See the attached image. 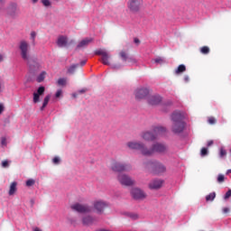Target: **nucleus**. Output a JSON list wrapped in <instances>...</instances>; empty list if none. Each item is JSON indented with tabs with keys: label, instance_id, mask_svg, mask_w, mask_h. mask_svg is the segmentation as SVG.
I'll list each match as a JSON object with an SVG mask.
<instances>
[{
	"label": "nucleus",
	"instance_id": "obj_1",
	"mask_svg": "<svg viewBox=\"0 0 231 231\" xmlns=\"http://www.w3.org/2000/svg\"><path fill=\"white\" fill-rule=\"evenodd\" d=\"M18 48L20 50V55L23 60H24L27 63V66H29L30 71H32V73L39 71V69H41V63H39L37 59H33L30 56V43H28L26 40H22L19 42Z\"/></svg>",
	"mask_w": 231,
	"mask_h": 231
},
{
	"label": "nucleus",
	"instance_id": "obj_2",
	"mask_svg": "<svg viewBox=\"0 0 231 231\" xmlns=\"http://www.w3.org/2000/svg\"><path fill=\"white\" fill-rule=\"evenodd\" d=\"M185 119V113L180 111H175L171 114V121L173 123L171 131L175 134H180V133H183V129H185V123L183 120Z\"/></svg>",
	"mask_w": 231,
	"mask_h": 231
},
{
	"label": "nucleus",
	"instance_id": "obj_3",
	"mask_svg": "<svg viewBox=\"0 0 231 231\" xmlns=\"http://www.w3.org/2000/svg\"><path fill=\"white\" fill-rule=\"evenodd\" d=\"M167 133V129L163 126H153L152 131H144L141 133L140 136L144 142H154L158 140L160 136H163Z\"/></svg>",
	"mask_w": 231,
	"mask_h": 231
},
{
	"label": "nucleus",
	"instance_id": "obj_4",
	"mask_svg": "<svg viewBox=\"0 0 231 231\" xmlns=\"http://www.w3.org/2000/svg\"><path fill=\"white\" fill-rule=\"evenodd\" d=\"M146 156H152L154 153L165 154L167 152V144L163 143H154L151 148L146 147V151L143 152Z\"/></svg>",
	"mask_w": 231,
	"mask_h": 231
},
{
	"label": "nucleus",
	"instance_id": "obj_5",
	"mask_svg": "<svg viewBox=\"0 0 231 231\" xmlns=\"http://www.w3.org/2000/svg\"><path fill=\"white\" fill-rule=\"evenodd\" d=\"M126 147H128V149H131V151H140L143 156H147V154L143 152L144 151H147V146L145 145V143H143V142L130 141L126 143Z\"/></svg>",
	"mask_w": 231,
	"mask_h": 231
},
{
	"label": "nucleus",
	"instance_id": "obj_6",
	"mask_svg": "<svg viewBox=\"0 0 231 231\" xmlns=\"http://www.w3.org/2000/svg\"><path fill=\"white\" fill-rule=\"evenodd\" d=\"M114 172H129L132 167L131 164L120 162H115L111 166Z\"/></svg>",
	"mask_w": 231,
	"mask_h": 231
},
{
	"label": "nucleus",
	"instance_id": "obj_7",
	"mask_svg": "<svg viewBox=\"0 0 231 231\" xmlns=\"http://www.w3.org/2000/svg\"><path fill=\"white\" fill-rule=\"evenodd\" d=\"M150 165L152 166V174L161 176V174H164V172H167V167H165L163 163L158 161L150 162Z\"/></svg>",
	"mask_w": 231,
	"mask_h": 231
},
{
	"label": "nucleus",
	"instance_id": "obj_8",
	"mask_svg": "<svg viewBox=\"0 0 231 231\" xmlns=\"http://www.w3.org/2000/svg\"><path fill=\"white\" fill-rule=\"evenodd\" d=\"M143 6V0H128L127 2V8L133 14H136L140 12Z\"/></svg>",
	"mask_w": 231,
	"mask_h": 231
},
{
	"label": "nucleus",
	"instance_id": "obj_9",
	"mask_svg": "<svg viewBox=\"0 0 231 231\" xmlns=\"http://www.w3.org/2000/svg\"><path fill=\"white\" fill-rule=\"evenodd\" d=\"M117 180L125 187H132V185H134V180L131 179L129 175L125 173H119L117 175Z\"/></svg>",
	"mask_w": 231,
	"mask_h": 231
},
{
	"label": "nucleus",
	"instance_id": "obj_10",
	"mask_svg": "<svg viewBox=\"0 0 231 231\" xmlns=\"http://www.w3.org/2000/svg\"><path fill=\"white\" fill-rule=\"evenodd\" d=\"M72 210H75L76 212H79V214H88V212H92L93 209L91 207L85 205V204H80V203H76L71 206Z\"/></svg>",
	"mask_w": 231,
	"mask_h": 231
},
{
	"label": "nucleus",
	"instance_id": "obj_11",
	"mask_svg": "<svg viewBox=\"0 0 231 231\" xmlns=\"http://www.w3.org/2000/svg\"><path fill=\"white\" fill-rule=\"evenodd\" d=\"M56 44H57V46H59V48H66L67 46H69L70 44H75V40H70L69 42H68L67 36L60 35L58 37Z\"/></svg>",
	"mask_w": 231,
	"mask_h": 231
},
{
	"label": "nucleus",
	"instance_id": "obj_12",
	"mask_svg": "<svg viewBox=\"0 0 231 231\" xmlns=\"http://www.w3.org/2000/svg\"><path fill=\"white\" fill-rule=\"evenodd\" d=\"M131 196L134 198V199H145V198H147L145 192L140 188H133L131 189Z\"/></svg>",
	"mask_w": 231,
	"mask_h": 231
},
{
	"label": "nucleus",
	"instance_id": "obj_13",
	"mask_svg": "<svg viewBox=\"0 0 231 231\" xmlns=\"http://www.w3.org/2000/svg\"><path fill=\"white\" fill-rule=\"evenodd\" d=\"M96 55H101V62L105 65V66H109V59L111 58V56L109 55V53H107V51H106L105 50H98L96 51Z\"/></svg>",
	"mask_w": 231,
	"mask_h": 231
},
{
	"label": "nucleus",
	"instance_id": "obj_14",
	"mask_svg": "<svg viewBox=\"0 0 231 231\" xmlns=\"http://www.w3.org/2000/svg\"><path fill=\"white\" fill-rule=\"evenodd\" d=\"M135 98L142 100L149 95V88H139L134 92Z\"/></svg>",
	"mask_w": 231,
	"mask_h": 231
},
{
	"label": "nucleus",
	"instance_id": "obj_15",
	"mask_svg": "<svg viewBox=\"0 0 231 231\" xmlns=\"http://www.w3.org/2000/svg\"><path fill=\"white\" fill-rule=\"evenodd\" d=\"M162 186H163V180H160V179L152 180L149 183V189H151V190H158V189H162Z\"/></svg>",
	"mask_w": 231,
	"mask_h": 231
},
{
	"label": "nucleus",
	"instance_id": "obj_16",
	"mask_svg": "<svg viewBox=\"0 0 231 231\" xmlns=\"http://www.w3.org/2000/svg\"><path fill=\"white\" fill-rule=\"evenodd\" d=\"M44 87H40L36 92L33 93L32 102L33 104H39L41 102V96L44 95Z\"/></svg>",
	"mask_w": 231,
	"mask_h": 231
},
{
	"label": "nucleus",
	"instance_id": "obj_17",
	"mask_svg": "<svg viewBox=\"0 0 231 231\" xmlns=\"http://www.w3.org/2000/svg\"><path fill=\"white\" fill-rule=\"evenodd\" d=\"M148 104L150 106H159L162 104V97L160 95H153L148 97Z\"/></svg>",
	"mask_w": 231,
	"mask_h": 231
},
{
	"label": "nucleus",
	"instance_id": "obj_18",
	"mask_svg": "<svg viewBox=\"0 0 231 231\" xmlns=\"http://www.w3.org/2000/svg\"><path fill=\"white\" fill-rule=\"evenodd\" d=\"M119 55L124 62H129L130 64H136V60L134 58H128L127 53H125V51H122L119 53Z\"/></svg>",
	"mask_w": 231,
	"mask_h": 231
},
{
	"label": "nucleus",
	"instance_id": "obj_19",
	"mask_svg": "<svg viewBox=\"0 0 231 231\" xmlns=\"http://www.w3.org/2000/svg\"><path fill=\"white\" fill-rule=\"evenodd\" d=\"M91 42H93V38H85L79 42V44L77 45V49L80 50V48H86L87 46H89Z\"/></svg>",
	"mask_w": 231,
	"mask_h": 231
},
{
	"label": "nucleus",
	"instance_id": "obj_20",
	"mask_svg": "<svg viewBox=\"0 0 231 231\" xmlns=\"http://www.w3.org/2000/svg\"><path fill=\"white\" fill-rule=\"evenodd\" d=\"M105 208H106V204H104V203H96V204H94L93 210L95 212H97V214H102V212H104Z\"/></svg>",
	"mask_w": 231,
	"mask_h": 231
},
{
	"label": "nucleus",
	"instance_id": "obj_21",
	"mask_svg": "<svg viewBox=\"0 0 231 231\" xmlns=\"http://www.w3.org/2000/svg\"><path fill=\"white\" fill-rule=\"evenodd\" d=\"M94 221H95V218H93V217L91 216H86L82 218V223L85 226L93 225Z\"/></svg>",
	"mask_w": 231,
	"mask_h": 231
},
{
	"label": "nucleus",
	"instance_id": "obj_22",
	"mask_svg": "<svg viewBox=\"0 0 231 231\" xmlns=\"http://www.w3.org/2000/svg\"><path fill=\"white\" fill-rule=\"evenodd\" d=\"M17 192V181H14L11 183L10 188H9V196H14Z\"/></svg>",
	"mask_w": 231,
	"mask_h": 231
},
{
	"label": "nucleus",
	"instance_id": "obj_23",
	"mask_svg": "<svg viewBox=\"0 0 231 231\" xmlns=\"http://www.w3.org/2000/svg\"><path fill=\"white\" fill-rule=\"evenodd\" d=\"M50 98H51V95L50 94L44 97L41 111H44V108L46 107V106H48V103L50 102Z\"/></svg>",
	"mask_w": 231,
	"mask_h": 231
},
{
	"label": "nucleus",
	"instance_id": "obj_24",
	"mask_svg": "<svg viewBox=\"0 0 231 231\" xmlns=\"http://www.w3.org/2000/svg\"><path fill=\"white\" fill-rule=\"evenodd\" d=\"M184 71H187V68L185 67V65L181 64L175 70V74L180 75V73H184Z\"/></svg>",
	"mask_w": 231,
	"mask_h": 231
},
{
	"label": "nucleus",
	"instance_id": "obj_25",
	"mask_svg": "<svg viewBox=\"0 0 231 231\" xmlns=\"http://www.w3.org/2000/svg\"><path fill=\"white\" fill-rule=\"evenodd\" d=\"M37 38V32L35 31H32L30 34V40L32 46H35V39Z\"/></svg>",
	"mask_w": 231,
	"mask_h": 231
},
{
	"label": "nucleus",
	"instance_id": "obj_26",
	"mask_svg": "<svg viewBox=\"0 0 231 231\" xmlns=\"http://www.w3.org/2000/svg\"><path fill=\"white\" fill-rule=\"evenodd\" d=\"M44 79H46V71H42L37 78V82H43Z\"/></svg>",
	"mask_w": 231,
	"mask_h": 231
},
{
	"label": "nucleus",
	"instance_id": "obj_27",
	"mask_svg": "<svg viewBox=\"0 0 231 231\" xmlns=\"http://www.w3.org/2000/svg\"><path fill=\"white\" fill-rule=\"evenodd\" d=\"M216 199V192H211L206 196V201H214Z\"/></svg>",
	"mask_w": 231,
	"mask_h": 231
},
{
	"label": "nucleus",
	"instance_id": "obj_28",
	"mask_svg": "<svg viewBox=\"0 0 231 231\" xmlns=\"http://www.w3.org/2000/svg\"><path fill=\"white\" fill-rule=\"evenodd\" d=\"M226 156V150L224 147L219 148V158H225Z\"/></svg>",
	"mask_w": 231,
	"mask_h": 231
},
{
	"label": "nucleus",
	"instance_id": "obj_29",
	"mask_svg": "<svg viewBox=\"0 0 231 231\" xmlns=\"http://www.w3.org/2000/svg\"><path fill=\"white\" fill-rule=\"evenodd\" d=\"M200 52L203 53V55H207L210 52V49L208 46H204L200 49Z\"/></svg>",
	"mask_w": 231,
	"mask_h": 231
},
{
	"label": "nucleus",
	"instance_id": "obj_30",
	"mask_svg": "<svg viewBox=\"0 0 231 231\" xmlns=\"http://www.w3.org/2000/svg\"><path fill=\"white\" fill-rule=\"evenodd\" d=\"M77 68H79V64H74L69 68L68 72L75 73V69H77Z\"/></svg>",
	"mask_w": 231,
	"mask_h": 231
},
{
	"label": "nucleus",
	"instance_id": "obj_31",
	"mask_svg": "<svg viewBox=\"0 0 231 231\" xmlns=\"http://www.w3.org/2000/svg\"><path fill=\"white\" fill-rule=\"evenodd\" d=\"M35 185V180L29 179L26 180V187H33Z\"/></svg>",
	"mask_w": 231,
	"mask_h": 231
},
{
	"label": "nucleus",
	"instance_id": "obj_32",
	"mask_svg": "<svg viewBox=\"0 0 231 231\" xmlns=\"http://www.w3.org/2000/svg\"><path fill=\"white\" fill-rule=\"evenodd\" d=\"M153 61L155 62V64H165V60L160 57L153 60Z\"/></svg>",
	"mask_w": 231,
	"mask_h": 231
},
{
	"label": "nucleus",
	"instance_id": "obj_33",
	"mask_svg": "<svg viewBox=\"0 0 231 231\" xmlns=\"http://www.w3.org/2000/svg\"><path fill=\"white\" fill-rule=\"evenodd\" d=\"M58 85L59 86H66V79H64V78L59 79Z\"/></svg>",
	"mask_w": 231,
	"mask_h": 231
},
{
	"label": "nucleus",
	"instance_id": "obj_34",
	"mask_svg": "<svg viewBox=\"0 0 231 231\" xmlns=\"http://www.w3.org/2000/svg\"><path fill=\"white\" fill-rule=\"evenodd\" d=\"M42 4L43 5V6H51V1L50 0H42Z\"/></svg>",
	"mask_w": 231,
	"mask_h": 231
},
{
	"label": "nucleus",
	"instance_id": "obj_35",
	"mask_svg": "<svg viewBox=\"0 0 231 231\" xmlns=\"http://www.w3.org/2000/svg\"><path fill=\"white\" fill-rule=\"evenodd\" d=\"M52 163H53L54 165H59V163H60V157H54V158L52 159Z\"/></svg>",
	"mask_w": 231,
	"mask_h": 231
},
{
	"label": "nucleus",
	"instance_id": "obj_36",
	"mask_svg": "<svg viewBox=\"0 0 231 231\" xmlns=\"http://www.w3.org/2000/svg\"><path fill=\"white\" fill-rule=\"evenodd\" d=\"M2 167L3 169H8V167H10V162H8V161H3Z\"/></svg>",
	"mask_w": 231,
	"mask_h": 231
},
{
	"label": "nucleus",
	"instance_id": "obj_37",
	"mask_svg": "<svg viewBox=\"0 0 231 231\" xmlns=\"http://www.w3.org/2000/svg\"><path fill=\"white\" fill-rule=\"evenodd\" d=\"M5 3H6V0H0V12H3L5 10Z\"/></svg>",
	"mask_w": 231,
	"mask_h": 231
},
{
	"label": "nucleus",
	"instance_id": "obj_38",
	"mask_svg": "<svg viewBox=\"0 0 231 231\" xmlns=\"http://www.w3.org/2000/svg\"><path fill=\"white\" fill-rule=\"evenodd\" d=\"M208 154V150L207 148H202L200 152L201 156H207Z\"/></svg>",
	"mask_w": 231,
	"mask_h": 231
},
{
	"label": "nucleus",
	"instance_id": "obj_39",
	"mask_svg": "<svg viewBox=\"0 0 231 231\" xmlns=\"http://www.w3.org/2000/svg\"><path fill=\"white\" fill-rule=\"evenodd\" d=\"M223 181H225V175L219 174L218 177H217V182L218 183H223Z\"/></svg>",
	"mask_w": 231,
	"mask_h": 231
},
{
	"label": "nucleus",
	"instance_id": "obj_40",
	"mask_svg": "<svg viewBox=\"0 0 231 231\" xmlns=\"http://www.w3.org/2000/svg\"><path fill=\"white\" fill-rule=\"evenodd\" d=\"M60 97H62V89L57 90L55 94V98H60Z\"/></svg>",
	"mask_w": 231,
	"mask_h": 231
},
{
	"label": "nucleus",
	"instance_id": "obj_41",
	"mask_svg": "<svg viewBox=\"0 0 231 231\" xmlns=\"http://www.w3.org/2000/svg\"><path fill=\"white\" fill-rule=\"evenodd\" d=\"M228 198H231V189L227 190L224 196V199H228Z\"/></svg>",
	"mask_w": 231,
	"mask_h": 231
},
{
	"label": "nucleus",
	"instance_id": "obj_42",
	"mask_svg": "<svg viewBox=\"0 0 231 231\" xmlns=\"http://www.w3.org/2000/svg\"><path fill=\"white\" fill-rule=\"evenodd\" d=\"M1 143H2V145H4L5 147H6V145H7L6 137H2V138H1Z\"/></svg>",
	"mask_w": 231,
	"mask_h": 231
},
{
	"label": "nucleus",
	"instance_id": "obj_43",
	"mask_svg": "<svg viewBox=\"0 0 231 231\" xmlns=\"http://www.w3.org/2000/svg\"><path fill=\"white\" fill-rule=\"evenodd\" d=\"M223 214H230V208H224L222 209Z\"/></svg>",
	"mask_w": 231,
	"mask_h": 231
},
{
	"label": "nucleus",
	"instance_id": "obj_44",
	"mask_svg": "<svg viewBox=\"0 0 231 231\" xmlns=\"http://www.w3.org/2000/svg\"><path fill=\"white\" fill-rule=\"evenodd\" d=\"M208 124H216V118H214V117H209L208 118Z\"/></svg>",
	"mask_w": 231,
	"mask_h": 231
},
{
	"label": "nucleus",
	"instance_id": "obj_45",
	"mask_svg": "<svg viewBox=\"0 0 231 231\" xmlns=\"http://www.w3.org/2000/svg\"><path fill=\"white\" fill-rule=\"evenodd\" d=\"M111 68H112V69H120V68H122V66H120V65H112Z\"/></svg>",
	"mask_w": 231,
	"mask_h": 231
},
{
	"label": "nucleus",
	"instance_id": "obj_46",
	"mask_svg": "<svg viewBox=\"0 0 231 231\" xmlns=\"http://www.w3.org/2000/svg\"><path fill=\"white\" fill-rule=\"evenodd\" d=\"M3 89H5V86L3 85V81L0 80V94L3 93Z\"/></svg>",
	"mask_w": 231,
	"mask_h": 231
},
{
	"label": "nucleus",
	"instance_id": "obj_47",
	"mask_svg": "<svg viewBox=\"0 0 231 231\" xmlns=\"http://www.w3.org/2000/svg\"><path fill=\"white\" fill-rule=\"evenodd\" d=\"M5 111V106L3 104H0V115Z\"/></svg>",
	"mask_w": 231,
	"mask_h": 231
},
{
	"label": "nucleus",
	"instance_id": "obj_48",
	"mask_svg": "<svg viewBox=\"0 0 231 231\" xmlns=\"http://www.w3.org/2000/svg\"><path fill=\"white\" fill-rule=\"evenodd\" d=\"M190 80V78L189 76H184V82H189Z\"/></svg>",
	"mask_w": 231,
	"mask_h": 231
},
{
	"label": "nucleus",
	"instance_id": "obj_49",
	"mask_svg": "<svg viewBox=\"0 0 231 231\" xmlns=\"http://www.w3.org/2000/svg\"><path fill=\"white\" fill-rule=\"evenodd\" d=\"M213 144H214V141H208V147H210Z\"/></svg>",
	"mask_w": 231,
	"mask_h": 231
},
{
	"label": "nucleus",
	"instance_id": "obj_50",
	"mask_svg": "<svg viewBox=\"0 0 231 231\" xmlns=\"http://www.w3.org/2000/svg\"><path fill=\"white\" fill-rule=\"evenodd\" d=\"M135 44H140V40L138 38H135L134 40Z\"/></svg>",
	"mask_w": 231,
	"mask_h": 231
},
{
	"label": "nucleus",
	"instance_id": "obj_51",
	"mask_svg": "<svg viewBox=\"0 0 231 231\" xmlns=\"http://www.w3.org/2000/svg\"><path fill=\"white\" fill-rule=\"evenodd\" d=\"M86 62H87L86 60H82V61L80 62V66H86Z\"/></svg>",
	"mask_w": 231,
	"mask_h": 231
},
{
	"label": "nucleus",
	"instance_id": "obj_52",
	"mask_svg": "<svg viewBox=\"0 0 231 231\" xmlns=\"http://www.w3.org/2000/svg\"><path fill=\"white\" fill-rule=\"evenodd\" d=\"M32 3L33 5H36V3H39V0H32Z\"/></svg>",
	"mask_w": 231,
	"mask_h": 231
},
{
	"label": "nucleus",
	"instance_id": "obj_53",
	"mask_svg": "<svg viewBox=\"0 0 231 231\" xmlns=\"http://www.w3.org/2000/svg\"><path fill=\"white\" fill-rule=\"evenodd\" d=\"M172 104V101H168L165 106H171Z\"/></svg>",
	"mask_w": 231,
	"mask_h": 231
},
{
	"label": "nucleus",
	"instance_id": "obj_54",
	"mask_svg": "<svg viewBox=\"0 0 231 231\" xmlns=\"http://www.w3.org/2000/svg\"><path fill=\"white\" fill-rule=\"evenodd\" d=\"M3 59H4L3 55L0 54V62H3Z\"/></svg>",
	"mask_w": 231,
	"mask_h": 231
},
{
	"label": "nucleus",
	"instance_id": "obj_55",
	"mask_svg": "<svg viewBox=\"0 0 231 231\" xmlns=\"http://www.w3.org/2000/svg\"><path fill=\"white\" fill-rule=\"evenodd\" d=\"M34 231H42V230L39 229V227H35Z\"/></svg>",
	"mask_w": 231,
	"mask_h": 231
},
{
	"label": "nucleus",
	"instance_id": "obj_56",
	"mask_svg": "<svg viewBox=\"0 0 231 231\" xmlns=\"http://www.w3.org/2000/svg\"><path fill=\"white\" fill-rule=\"evenodd\" d=\"M231 173V169L227 170L226 174H230Z\"/></svg>",
	"mask_w": 231,
	"mask_h": 231
},
{
	"label": "nucleus",
	"instance_id": "obj_57",
	"mask_svg": "<svg viewBox=\"0 0 231 231\" xmlns=\"http://www.w3.org/2000/svg\"><path fill=\"white\" fill-rule=\"evenodd\" d=\"M79 93H84V90H80Z\"/></svg>",
	"mask_w": 231,
	"mask_h": 231
}]
</instances>
